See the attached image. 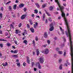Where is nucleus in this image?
Listing matches in <instances>:
<instances>
[{
  "label": "nucleus",
  "instance_id": "obj_32",
  "mask_svg": "<svg viewBox=\"0 0 73 73\" xmlns=\"http://www.w3.org/2000/svg\"><path fill=\"white\" fill-rule=\"evenodd\" d=\"M0 17L1 18L3 17V14H2V13H0Z\"/></svg>",
  "mask_w": 73,
  "mask_h": 73
},
{
  "label": "nucleus",
  "instance_id": "obj_10",
  "mask_svg": "<svg viewBox=\"0 0 73 73\" xmlns=\"http://www.w3.org/2000/svg\"><path fill=\"white\" fill-rule=\"evenodd\" d=\"M44 37L45 38H46V37H48V34H47V33L46 32H45L44 33Z\"/></svg>",
  "mask_w": 73,
  "mask_h": 73
},
{
  "label": "nucleus",
  "instance_id": "obj_23",
  "mask_svg": "<svg viewBox=\"0 0 73 73\" xmlns=\"http://www.w3.org/2000/svg\"><path fill=\"white\" fill-rule=\"evenodd\" d=\"M13 57H14L15 58H17V57H18V56L16 55H13Z\"/></svg>",
  "mask_w": 73,
  "mask_h": 73
},
{
  "label": "nucleus",
  "instance_id": "obj_5",
  "mask_svg": "<svg viewBox=\"0 0 73 73\" xmlns=\"http://www.w3.org/2000/svg\"><path fill=\"white\" fill-rule=\"evenodd\" d=\"M26 16H27V15H23L21 17V19H22V20H24V19H25V18Z\"/></svg>",
  "mask_w": 73,
  "mask_h": 73
},
{
  "label": "nucleus",
  "instance_id": "obj_42",
  "mask_svg": "<svg viewBox=\"0 0 73 73\" xmlns=\"http://www.w3.org/2000/svg\"><path fill=\"white\" fill-rule=\"evenodd\" d=\"M9 3H11V1H9L7 2V3H6V5H7V4H9Z\"/></svg>",
  "mask_w": 73,
  "mask_h": 73
},
{
  "label": "nucleus",
  "instance_id": "obj_38",
  "mask_svg": "<svg viewBox=\"0 0 73 73\" xmlns=\"http://www.w3.org/2000/svg\"><path fill=\"white\" fill-rule=\"evenodd\" d=\"M21 25H22V24H21V23H20L19 25V27L20 28V27H21Z\"/></svg>",
  "mask_w": 73,
  "mask_h": 73
},
{
  "label": "nucleus",
  "instance_id": "obj_49",
  "mask_svg": "<svg viewBox=\"0 0 73 73\" xmlns=\"http://www.w3.org/2000/svg\"><path fill=\"white\" fill-rule=\"evenodd\" d=\"M63 4V5L64 6V7H66V3H64Z\"/></svg>",
  "mask_w": 73,
  "mask_h": 73
},
{
  "label": "nucleus",
  "instance_id": "obj_41",
  "mask_svg": "<svg viewBox=\"0 0 73 73\" xmlns=\"http://www.w3.org/2000/svg\"><path fill=\"white\" fill-rule=\"evenodd\" d=\"M24 12H26V11H27V8H24Z\"/></svg>",
  "mask_w": 73,
  "mask_h": 73
},
{
  "label": "nucleus",
  "instance_id": "obj_1",
  "mask_svg": "<svg viewBox=\"0 0 73 73\" xmlns=\"http://www.w3.org/2000/svg\"><path fill=\"white\" fill-rule=\"evenodd\" d=\"M44 60H45L44 58L42 57H41L39 58V62H40V63H41V64H42V63L44 62Z\"/></svg>",
  "mask_w": 73,
  "mask_h": 73
},
{
  "label": "nucleus",
  "instance_id": "obj_45",
  "mask_svg": "<svg viewBox=\"0 0 73 73\" xmlns=\"http://www.w3.org/2000/svg\"><path fill=\"white\" fill-rule=\"evenodd\" d=\"M48 20H49V21H50V22H51V21H52V19H51V18H49Z\"/></svg>",
  "mask_w": 73,
  "mask_h": 73
},
{
  "label": "nucleus",
  "instance_id": "obj_8",
  "mask_svg": "<svg viewBox=\"0 0 73 73\" xmlns=\"http://www.w3.org/2000/svg\"><path fill=\"white\" fill-rule=\"evenodd\" d=\"M24 6V4L23 3H21L20 5H19V7L21 8H22V7H23Z\"/></svg>",
  "mask_w": 73,
  "mask_h": 73
},
{
  "label": "nucleus",
  "instance_id": "obj_19",
  "mask_svg": "<svg viewBox=\"0 0 73 73\" xmlns=\"http://www.w3.org/2000/svg\"><path fill=\"white\" fill-rule=\"evenodd\" d=\"M29 21L30 22L31 25H32L33 24V21H32V20L30 19Z\"/></svg>",
  "mask_w": 73,
  "mask_h": 73
},
{
  "label": "nucleus",
  "instance_id": "obj_57",
  "mask_svg": "<svg viewBox=\"0 0 73 73\" xmlns=\"http://www.w3.org/2000/svg\"><path fill=\"white\" fill-rule=\"evenodd\" d=\"M25 32H23V33H22V35H23V36H25Z\"/></svg>",
  "mask_w": 73,
  "mask_h": 73
},
{
  "label": "nucleus",
  "instance_id": "obj_53",
  "mask_svg": "<svg viewBox=\"0 0 73 73\" xmlns=\"http://www.w3.org/2000/svg\"><path fill=\"white\" fill-rule=\"evenodd\" d=\"M12 16L13 17H15V15H12Z\"/></svg>",
  "mask_w": 73,
  "mask_h": 73
},
{
  "label": "nucleus",
  "instance_id": "obj_62",
  "mask_svg": "<svg viewBox=\"0 0 73 73\" xmlns=\"http://www.w3.org/2000/svg\"><path fill=\"white\" fill-rule=\"evenodd\" d=\"M35 25H36L37 26V25H38V23L37 22L35 23Z\"/></svg>",
  "mask_w": 73,
  "mask_h": 73
},
{
  "label": "nucleus",
  "instance_id": "obj_17",
  "mask_svg": "<svg viewBox=\"0 0 73 73\" xmlns=\"http://www.w3.org/2000/svg\"><path fill=\"white\" fill-rule=\"evenodd\" d=\"M7 41V40H5L3 38L0 39V41Z\"/></svg>",
  "mask_w": 73,
  "mask_h": 73
},
{
  "label": "nucleus",
  "instance_id": "obj_26",
  "mask_svg": "<svg viewBox=\"0 0 73 73\" xmlns=\"http://www.w3.org/2000/svg\"><path fill=\"white\" fill-rule=\"evenodd\" d=\"M64 56L65 57L66 56V50H64Z\"/></svg>",
  "mask_w": 73,
  "mask_h": 73
},
{
  "label": "nucleus",
  "instance_id": "obj_61",
  "mask_svg": "<svg viewBox=\"0 0 73 73\" xmlns=\"http://www.w3.org/2000/svg\"><path fill=\"white\" fill-rule=\"evenodd\" d=\"M32 17H34L35 16V14H32L31 15Z\"/></svg>",
  "mask_w": 73,
  "mask_h": 73
},
{
  "label": "nucleus",
  "instance_id": "obj_64",
  "mask_svg": "<svg viewBox=\"0 0 73 73\" xmlns=\"http://www.w3.org/2000/svg\"><path fill=\"white\" fill-rule=\"evenodd\" d=\"M57 11H60V9L57 8Z\"/></svg>",
  "mask_w": 73,
  "mask_h": 73
},
{
  "label": "nucleus",
  "instance_id": "obj_6",
  "mask_svg": "<svg viewBox=\"0 0 73 73\" xmlns=\"http://www.w3.org/2000/svg\"><path fill=\"white\" fill-rule=\"evenodd\" d=\"M21 31L18 29H16L15 31V33L16 34H18V33H20Z\"/></svg>",
  "mask_w": 73,
  "mask_h": 73
},
{
  "label": "nucleus",
  "instance_id": "obj_54",
  "mask_svg": "<svg viewBox=\"0 0 73 73\" xmlns=\"http://www.w3.org/2000/svg\"><path fill=\"white\" fill-rule=\"evenodd\" d=\"M63 38L64 40V41L65 42V41H66V39H65V38L63 37Z\"/></svg>",
  "mask_w": 73,
  "mask_h": 73
},
{
  "label": "nucleus",
  "instance_id": "obj_37",
  "mask_svg": "<svg viewBox=\"0 0 73 73\" xmlns=\"http://www.w3.org/2000/svg\"><path fill=\"white\" fill-rule=\"evenodd\" d=\"M55 50L57 51L59 50H60V48H55Z\"/></svg>",
  "mask_w": 73,
  "mask_h": 73
},
{
  "label": "nucleus",
  "instance_id": "obj_25",
  "mask_svg": "<svg viewBox=\"0 0 73 73\" xmlns=\"http://www.w3.org/2000/svg\"><path fill=\"white\" fill-rule=\"evenodd\" d=\"M58 53L60 54H62V51H58Z\"/></svg>",
  "mask_w": 73,
  "mask_h": 73
},
{
  "label": "nucleus",
  "instance_id": "obj_56",
  "mask_svg": "<svg viewBox=\"0 0 73 73\" xmlns=\"http://www.w3.org/2000/svg\"><path fill=\"white\" fill-rule=\"evenodd\" d=\"M46 46H47V45L46 44H45L43 46L44 47V48H45Z\"/></svg>",
  "mask_w": 73,
  "mask_h": 73
},
{
  "label": "nucleus",
  "instance_id": "obj_59",
  "mask_svg": "<svg viewBox=\"0 0 73 73\" xmlns=\"http://www.w3.org/2000/svg\"><path fill=\"white\" fill-rule=\"evenodd\" d=\"M34 71H36V70H37L36 68H34Z\"/></svg>",
  "mask_w": 73,
  "mask_h": 73
},
{
  "label": "nucleus",
  "instance_id": "obj_14",
  "mask_svg": "<svg viewBox=\"0 0 73 73\" xmlns=\"http://www.w3.org/2000/svg\"><path fill=\"white\" fill-rule=\"evenodd\" d=\"M30 30L31 31V32H32V33H34L35 30H34V29L33 28H31L30 29Z\"/></svg>",
  "mask_w": 73,
  "mask_h": 73
},
{
  "label": "nucleus",
  "instance_id": "obj_21",
  "mask_svg": "<svg viewBox=\"0 0 73 73\" xmlns=\"http://www.w3.org/2000/svg\"><path fill=\"white\" fill-rule=\"evenodd\" d=\"M45 12L46 13L47 15L48 16H50V14H49L48 13V12L47 11H45Z\"/></svg>",
  "mask_w": 73,
  "mask_h": 73
},
{
  "label": "nucleus",
  "instance_id": "obj_44",
  "mask_svg": "<svg viewBox=\"0 0 73 73\" xmlns=\"http://www.w3.org/2000/svg\"><path fill=\"white\" fill-rule=\"evenodd\" d=\"M42 8H44V7H45V5L43 4V5H42Z\"/></svg>",
  "mask_w": 73,
  "mask_h": 73
},
{
  "label": "nucleus",
  "instance_id": "obj_3",
  "mask_svg": "<svg viewBox=\"0 0 73 73\" xmlns=\"http://www.w3.org/2000/svg\"><path fill=\"white\" fill-rule=\"evenodd\" d=\"M50 31H52L54 29V27L53 26V24H51L50 25Z\"/></svg>",
  "mask_w": 73,
  "mask_h": 73
},
{
  "label": "nucleus",
  "instance_id": "obj_46",
  "mask_svg": "<svg viewBox=\"0 0 73 73\" xmlns=\"http://www.w3.org/2000/svg\"><path fill=\"white\" fill-rule=\"evenodd\" d=\"M11 26L12 28H14V27H13V25H12V24H11Z\"/></svg>",
  "mask_w": 73,
  "mask_h": 73
},
{
  "label": "nucleus",
  "instance_id": "obj_36",
  "mask_svg": "<svg viewBox=\"0 0 73 73\" xmlns=\"http://www.w3.org/2000/svg\"><path fill=\"white\" fill-rule=\"evenodd\" d=\"M47 42L48 44H50V40H47Z\"/></svg>",
  "mask_w": 73,
  "mask_h": 73
},
{
  "label": "nucleus",
  "instance_id": "obj_55",
  "mask_svg": "<svg viewBox=\"0 0 73 73\" xmlns=\"http://www.w3.org/2000/svg\"><path fill=\"white\" fill-rule=\"evenodd\" d=\"M34 65V62H32V66H33Z\"/></svg>",
  "mask_w": 73,
  "mask_h": 73
},
{
  "label": "nucleus",
  "instance_id": "obj_35",
  "mask_svg": "<svg viewBox=\"0 0 73 73\" xmlns=\"http://www.w3.org/2000/svg\"><path fill=\"white\" fill-rule=\"evenodd\" d=\"M0 46H1V48H3V44H0Z\"/></svg>",
  "mask_w": 73,
  "mask_h": 73
},
{
  "label": "nucleus",
  "instance_id": "obj_60",
  "mask_svg": "<svg viewBox=\"0 0 73 73\" xmlns=\"http://www.w3.org/2000/svg\"><path fill=\"white\" fill-rule=\"evenodd\" d=\"M45 22L46 23H48V20H47V19H46V20Z\"/></svg>",
  "mask_w": 73,
  "mask_h": 73
},
{
  "label": "nucleus",
  "instance_id": "obj_47",
  "mask_svg": "<svg viewBox=\"0 0 73 73\" xmlns=\"http://www.w3.org/2000/svg\"><path fill=\"white\" fill-rule=\"evenodd\" d=\"M5 36H8V33H5Z\"/></svg>",
  "mask_w": 73,
  "mask_h": 73
},
{
  "label": "nucleus",
  "instance_id": "obj_40",
  "mask_svg": "<svg viewBox=\"0 0 73 73\" xmlns=\"http://www.w3.org/2000/svg\"><path fill=\"white\" fill-rule=\"evenodd\" d=\"M0 34L1 35H2L3 34V32L1 30H0Z\"/></svg>",
  "mask_w": 73,
  "mask_h": 73
},
{
  "label": "nucleus",
  "instance_id": "obj_7",
  "mask_svg": "<svg viewBox=\"0 0 73 73\" xmlns=\"http://www.w3.org/2000/svg\"><path fill=\"white\" fill-rule=\"evenodd\" d=\"M18 52V50H14V51L13 50H11V52L12 53H17Z\"/></svg>",
  "mask_w": 73,
  "mask_h": 73
},
{
  "label": "nucleus",
  "instance_id": "obj_9",
  "mask_svg": "<svg viewBox=\"0 0 73 73\" xmlns=\"http://www.w3.org/2000/svg\"><path fill=\"white\" fill-rule=\"evenodd\" d=\"M2 65H3V66H7L8 65V63L7 62H5V63H2Z\"/></svg>",
  "mask_w": 73,
  "mask_h": 73
},
{
  "label": "nucleus",
  "instance_id": "obj_12",
  "mask_svg": "<svg viewBox=\"0 0 73 73\" xmlns=\"http://www.w3.org/2000/svg\"><path fill=\"white\" fill-rule=\"evenodd\" d=\"M59 28L61 31V32L62 33L63 35H64V31H63V30H62V28H61V27H60Z\"/></svg>",
  "mask_w": 73,
  "mask_h": 73
},
{
  "label": "nucleus",
  "instance_id": "obj_31",
  "mask_svg": "<svg viewBox=\"0 0 73 73\" xmlns=\"http://www.w3.org/2000/svg\"><path fill=\"white\" fill-rule=\"evenodd\" d=\"M62 64L60 65V66H59V69L60 70H61L62 69Z\"/></svg>",
  "mask_w": 73,
  "mask_h": 73
},
{
  "label": "nucleus",
  "instance_id": "obj_50",
  "mask_svg": "<svg viewBox=\"0 0 73 73\" xmlns=\"http://www.w3.org/2000/svg\"><path fill=\"white\" fill-rule=\"evenodd\" d=\"M37 25H34V27L35 28H36V27H37Z\"/></svg>",
  "mask_w": 73,
  "mask_h": 73
},
{
  "label": "nucleus",
  "instance_id": "obj_11",
  "mask_svg": "<svg viewBox=\"0 0 73 73\" xmlns=\"http://www.w3.org/2000/svg\"><path fill=\"white\" fill-rule=\"evenodd\" d=\"M72 73H73V61H72Z\"/></svg>",
  "mask_w": 73,
  "mask_h": 73
},
{
  "label": "nucleus",
  "instance_id": "obj_34",
  "mask_svg": "<svg viewBox=\"0 0 73 73\" xmlns=\"http://www.w3.org/2000/svg\"><path fill=\"white\" fill-rule=\"evenodd\" d=\"M38 37H37V36H36L35 37V40L36 41H38Z\"/></svg>",
  "mask_w": 73,
  "mask_h": 73
},
{
  "label": "nucleus",
  "instance_id": "obj_13",
  "mask_svg": "<svg viewBox=\"0 0 73 73\" xmlns=\"http://www.w3.org/2000/svg\"><path fill=\"white\" fill-rule=\"evenodd\" d=\"M36 54L37 56H38L40 54V52H39V51L38 49H37L36 50Z\"/></svg>",
  "mask_w": 73,
  "mask_h": 73
},
{
  "label": "nucleus",
  "instance_id": "obj_28",
  "mask_svg": "<svg viewBox=\"0 0 73 73\" xmlns=\"http://www.w3.org/2000/svg\"><path fill=\"white\" fill-rule=\"evenodd\" d=\"M66 34L68 37H69V36L68 35V31H66Z\"/></svg>",
  "mask_w": 73,
  "mask_h": 73
},
{
  "label": "nucleus",
  "instance_id": "obj_24",
  "mask_svg": "<svg viewBox=\"0 0 73 73\" xmlns=\"http://www.w3.org/2000/svg\"><path fill=\"white\" fill-rule=\"evenodd\" d=\"M16 7H17V5H15L14 6V7H13L14 9L15 10V9H16Z\"/></svg>",
  "mask_w": 73,
  "mask_h": 73
},
{
  "label": "nucleus",
  "instance_id": "obj_29",
  "mask_svg": "<svg viewBox=\"0 0 73 73\" xmlns=\"http://www.w3.org/2000/svg\"><path fill=\"white\" fill-rule=\"evenodd\" d=\"M7 46H11V44H10V43L8 42L7 43Z\"/></svg>",
  "mask_w": 73,
  "mask_h": 73
},
{
  "label": "nucleus",
  "instance_id": "obj_39",
  "mask_svg": "<svg viewBox=\"0 0 73 73\" xmlns=\"http://www.w3.org/2000/svg\"><path fill=\"white\" fill-rule=\"evenodd\" d=\"M23 65L24 66H26V63L24 62L23 63Z\"/></svg>",
  "mask_w": 73,
  "mask_h": 73
},
{
  "label": "nucleus",
  "instance_id": "obj_4",
  "mask_svg": "<svg viewBox=\"0 0 73 73\" xmlns=\"http://www.w3.org/2000/svg\"><path fill=\"white\" fill-rule=\"evenodd\" d=\"M45 54H46L49 52V50L48 49H46L44 51Z\"/></svg>",
  "mask_w": 73,
  "mask_h": 73
},
{
  "label": "nucleus",
  "instance_id": "obj_22",
  "mask_svg": "<svg viewBox=\"0 0 73 73\" xmlns=\"http://www.w3.org/2000/svg\"><path fill=\"white\" fill-rule=\"evenodd\" d=\"M23 43L25 44V45H27V40H25L23 41Z\"/></svg>",
  "mask_w": 73,
  "mask_h": 73
},
{
  "label": "nucleus",
  "instance_id": "obj_33",
  "mask_svg": "<svg viewBox=\"0 0 73 73\" xmlns=\"http://www.w3.org/2000/svg\"><path fill=\"white\" fill-rule=\"evenodd\" d=\"M53 9V7L51 6L50 7V11H52Z\"/></svg>",
  "mask_w": 73,
  "mask_h": 73
},
{
  "label": "nucleus",
  "instance_id": "obj_16",
  "mask_svg": "<svg viewBox=\"0 0 73 73\" xmlns=\"http://www.w3.org/2000/svg\"><path fill=\"white\" fill-rule=\"evenodd\" d=\"M27 61L28 64H29V63H30V60H29V58L28 57H27Z\"/></svg>",
  "mask_w": 73,
  "mask_h": 73
},
{
  "label": "nucleus",
  "instance_id": "obj_27",
  "mask_svg": "<svg viewBox=\"0 0 73 73\" xmlns=\"http://www.w3.org/2000/svg\"><path fill=\"white\" fill-rule=\"evenodd\" d=\"M34 11L36 14H37V13H38V11L36 10H35Z\"/></svg>",
  "mask_w": 73,
  "mask_h": 73
},
{
  "label": "nucleus",
  "instance_id": "obj_51",
  "mask_svg": "<svg viewBox=\"0 0 73 73\" xmlns=\"http://www.w3.org/2000/svg\"><path fill=\"white\" fill-rule=\"evenodd\" d=\"M27 27L28 28H30V27L29 26V25H27Z\"/></svg>",
  "mask_w": 73,
  "mask_h": 73
},
{
  "label": "nucleus",
  "instance_id": "obj_2",
  "mask_svg": "<svg viewBox=\"0 0 73 73\" xmlns=\"http://www.w3.org/2000/svg\"><path fill=\"white\" fill-rule=\"evenodd\" d=\"M36 66H38V69H41V65L40 64V63H39V62H38L37 63L35 64Z\"/></svg>",
  "mask_w": 73,
  "mask_h": 73
},
{
  "label": "nucleus",
  "instance_id": "obj_18",
  "mask_svg": "<svg viewBox=\"0 0 73 73\" xmlns=\"http://www.w3.org/2000/svg\"><path fill=\"white\" fill-rule=\"evenodd\" d=\"M45 14H44L43 16V21H45Z\"/></svg>",
  "mask_w": 73,
  "mask_h": 73
},
{
  "label": "nucleus",
  "instance_id": "obj_30",
  "mask_svg": "<svg viewBox=\"0 0 73 73\" xmlns=\"http://www.w3.org/2000/svg\"><path fill=\"white\" fill-rule=\"evenodd\" d=\"M61 62H62V59H60L59 60V63H61Z\"/></svg>",
  "mask_w": 73,
  "mask_h": 73
},
{
  "label": "nucleus",
  "instance_id": "obj_48",
  "mask_svg": "<svg viewBox=\"0 0 73 73\" xmlns=\"http://www.w3.org/2000/svg\"><path fill=\"white\" fill-rule=\"evenodd\" d=\"M1 10V11H3L4 10H3V7H2Z\"/></svg>",
  "mask_w": 73,
  "mask_h": 73
},
{
  "label": "nucleus",
  "instance_id": "obj_15",
  "mask_svg": "<svg viewBox=\"0 0 73 73\" xmlns=\"http://www.w3.org/2000/svg\"><path fill=\"white\" fill-rule=\"evenodd\" d=\"M35 5L37 6V7L38 8H40V5L38 3H35Z\"/></svg>",
  "mask_w": 73,
  "mask_h": 73
},
{
  "label": "nucleus",
  "instance_id": "obj_52",
  "mask_svg": "<svg viewBox=\"0 0 73 73\" xmlns=\"http://www.w3.org/2000/svg\"><path fill=\"white\" fill-rule=\"evenodd\" d=\"M15 3H19V1L16 0L15 1Z\"/></svg>",
  "mask_w": 73,
  "mask_h": 73
},
{
  "label": "nucleus",
  "instance_id": "obj_58",
  "mask_svg": "<svg viewBox=\"0 0 73 73\" xmlns=\"http://www.w3.org/2000/svg\"><path fill=\"white\" fill-rule=\"evenodd\" d=\"M11 34H10V36H7V38H10V37H11Z\"/></svg>",
  "mask_w": 73,
  "mask_h": 73
},
{
  "label": "nucleus",
  "instance_id": "obj_43",
  "mask_svg": "<svg viewBox=\"0 0 73 73\" xmlns=\"http://www.w3.org/2000/svg\"><path fill=\"white\" fill-rule=\"evenodd\" d=\"M9 8L10 10H11L12 9V8L11 7V6H10L9 7Z\"/></svg>",
  "mask_w": 73,
  "mask_h": 73
},
{
  "label": "nucleus",
  "instance_id": "obj_20",
  "mask_svg": "<svg viewBox=\"0 0 73 73\" xmlns=\"http://www.w3.org/2000/svg\"><path fill=\"white\" fill-rule=\"evenodd\" d=\"M16 64L18 67H20V62H17Z\"/></svg>",
  "mask_w": 73,
  "mask_h": 73
},
{
  "label": "nucleus",
  "instance_id": "obj_63",
  "mask_svg": "<svg viewBox=\"0 0 73 73\" xmlns=\"http://www.w3.org/2000/svg\"><path fill=\"white\" fill-rule=\"evenodd\" d=\"M58 19H59V20L61 19V17H59L58 18Z\"/></svg>",
  "mask_w": 73,
  "mask_h": 73
}]
</instances>
